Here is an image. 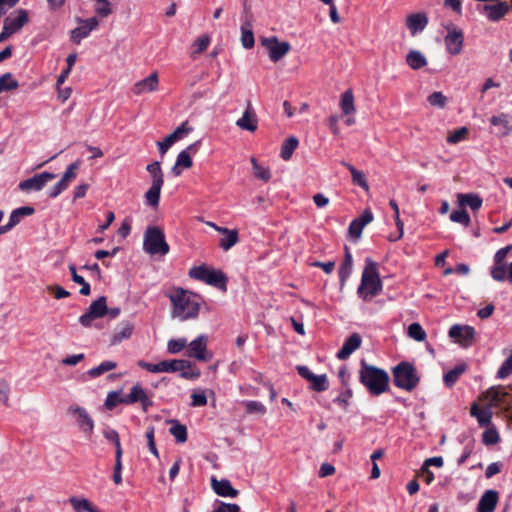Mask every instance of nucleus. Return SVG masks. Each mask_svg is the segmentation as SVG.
<instances>
[{
	"instance_id": "obj_1",
	"label": "nucleus",
	"mask_w": 512,
	"mask_h": 512,
	"mask_svg": "<svg viewBox=\"0 0 512 512\" xmlns=\"http://www.w3.org/2000/svg\"><path fill=\"white\" fill-rule=\"evenodd\" d=\"M171 301V317L180 321H187L197 318L200 310L199 297L180 287L171 289L168 294Z\"/></svg>"
},
{
	"instance_id": "obj_2",
	"label": "nucleus",
	"mask_w": 512,
	"mask_h": 512,
	"mask_svg": "<svg viewBox=\"0 0 512 512\" xmlns=\"http://www.w3.org/2000/svg\"><path fill=\"white\" fill-rule=\"evenodd\" d=\"M381 290L382 282L378 274L377 264L372 259L366 258L357 294L367 301L379 294Z\"/></svg>"
},
{
	"instance_id": "obj_3",
	"label": "nucleus",
	"mask_w": 512,
	"mask_h": 512,
	"mask_svg": "<svg viewBox=\"0 0 512 512\" xmlns=\"http://www.w3.org/2000/svg\"><path fill=\"white\" fill-rule=\"evenodd\" d=\"M360 381L372 395H380L388 388L389 376L384 370L362 362Z\"/></svg>"
},
{
	"instance_id": "obj_4",
	"label": "nucleus",
	"mask_w": 512,
	"mask_h": 512,
	"mask_svg": "<svg viewBox=\"0 0 512 512\" xmlns=\"http://www.w3.org/2000/svg\"><path fill=\"white\" fill-rule=\"evenodd\" d=\"M143 250L150 255H166L169 245L165 240L164 232L157 226H149L143 237Z\"/></svg>"
},
{
	"instance_id": "obj_5",
	"label": "nucleus",
	"mask_w": 512,
	"mask_h": 512,
	"mask_svg": "<svg viewBox=\"0 0 512 512\" xmlns=\"http://www.w3.org/2000/svg\"><path fill=\"white\" fill-rule=\"evenodd\" d=\"M394 384L404 390L411 391L414 389L418 382L415 367L408 362H401L393 369Z\"/></svg>"
},
{
	"instance_id": "obj_6",
	"label": "nucleus",
	"mask_w": 512,
	"mask_h": 512,
	"mask_svg": "<svg viewBox=\"0 0 512 512\" xmlns=\"http://www.w3.org/2000/svg\"><path fill=\"white\" fill-rule=\"evenodd\" d=\"M189 276L221 289L226 287L227 278L223 272L206 265L192 267L189 270Z\"/></svg>"
},
{
	"instance_id": "obj_7",
	"label": "nucleus",
	"mask_w": 512,
	"mask_h": 512,
	"mask_svg": "<svg viewBox=\"0 0 512 512\" xmlns=\"http://www.w3.org/2000/svg\"><path fill=\"white\" fill-rule=\"evenodd\" d=\"M67 415L75 422L78 428L86 435H91L94 430V420L88 411L77 404L67 408Z\"/></svg>"
},
{
	"instance_id": "obj_8",
	"label": "nucleus",
	"mask_w": 512,
	"mask_h": 512,
	"mask_svg": "<svg viewBox=\"0 0 512 512\" xmlns=\"http://www.w3.org/2000/svg\"><path fill=\"white\" fill-rule=\"evenodd\" d=\"M104 437L111 443H115V466L113 473V481L115 484H120L122 482V447L120 443L119 434L116 430L111 428H105L103 430Z\"/></svg>"
},
{
	"instance_id": "obj_9",
	"label": "nucleus",
	"mask_w": 512,
	"mask_h": 512,
	"mask_svg": "<svg viewBox=\"0 0 512 512\" xmlns=\"http://www.w3.org/2000/svg\"><path fill=\"white\" fill-rule=\"evenodd\" d=\"M261 44L267 50L268 56L272 62H278L291 49V46L288 42H281L276 36L262 38Z\"/></svg>"
},
{
	"instance_id": "obj_10",
	"label": "nucleus",
	"mask_w": 512,
	"mask_h": 512,
	"mask_svg": "<svg viewBox=\"0 0 512 512\" xmlns=\"http://www.w3.org/2000/svg\"><path fill=\"white\" fill-rule=\"evenodd\" d=\"M107 311V301L105 297H99L97 300L93 301L87 312L84 313L79 318V322L85 326H91L92 322L95 319L101 318L106 314Z\"/></svg>"
},
{
	"instance_id": "obj_11",
	"label": "nucleus",
	"mask_w": 512,
	"mask_h": 512,
	"mask_svg": "<svg viewBox=\"0 0 512 512\" xmlns=\"http://www.w3.org/2000/svg\"><path fill=\"white\" fill-rule=\"evenodd\" d=\"M200 147V141L190 144L186 149L182 150L177 158L171 171L175 176H179L183 169H188L193 165L192 154H196Z\"/></svg>"
},
{
	"instance_id": "obj_12",
	"label": "nucleus",
	"mask_w": 512,
	"mask_h": 512,
	"mask_svg": "<svg viewBox=\"0 0 512 512\" xmlns=\"http://www.w3.org/2000/svg\"><path fill=\"white\" fill-rule=\"evenodd\" d=\"M449 337L463 347L470 346L475 337V329L469 325L455 324L449 329Z\"/></svg>"
},
{
	"instance_id": "obj_13",
	"label": "nucleus",
	"mask_w": 512,
	"mask_h": 512,
	"mask_svg": "<svg viewBox=\"0 0 512 512\" xmlns=\"http://www.w3.org/2000/svg\"><path fill=\"white\" fill-rule=\"evenodd\" d=\"M208 337L204 334L199 335L196 339L188 344L187 356L195 358L199 361H207L212 355L207 350Z\"/></svg>"
},
{
	"instance_id": "obj_14",
	"label": "nucleus",
	"mask_w": 512,
	"mask_h": 512,
	"mask_svg": "<svg viewBox=\"0 0 512 512\" xmlns=\"http://www.w3.org/2000/svg\"><path fill=\"white\" fill-rule=\"evenodd\" d=\"M56 177L55 174L50 172H42L36 174L33 177L21 181L19 183V189L24 192L40 191L43 187L51 180Z\"/></svg>"
},
{
	"instance_id": "obj_15",
	"label": "nucleus",
	"mask_w": 512,
	"mask_h": 512,
	"mask_svg": "<svg viewBox=\"0 0 512 512\" xmlns=\"http://www.w3.org/2000/svg\"><path fill=\"white\" fill-rule=\"evenodd\" d=\"M444 43L446 50L450 55H459L463 49V31L458 28L449 29L447 35L444 38Z\"/></svg>"
},
{
	"instance_id": "obj_16",
	"label": "nucleus",
	"mask_w": 512,
	"mask_h": 512,
	"mask_svg": "<svg viewBox=\"0 0 512 512\" xmlns=\"http://www.w3.org/2000/svg\"><path fill=\"white\" fill-rule=\"evenodd\" d=\"M241 37L240 41L245 49H251L254 47V33H253V16L250 13H245L241 19L240 26Z\"/></svg>"
},
{
	"instance_id": "obj_17",
	"label": "nucleus",
	"mask_w": 512,
	"mask_h": 512,
	"mask_svg": "<svg viewBox=\"0 0 512 512\" xmlns=\"http://www.w3.org/2000/svg\"><path fill=\"white\" fill-rule=\"evenodd\" d=\"M507 397H509V394L505 388L492 387L483 393L481 399L486 401V405L492 409L493 407L502 406L504 404L509 405L510 402L506 401Z\"/></svg>"
},
{
	"instance_id": "obj_18",
	"label": "nucleus",
	"mask_w": 512,
	"mask_h": 512,
	"mask_svg": "<svg viewBox=\"0 0 512 512\" xmlns=\"http://www.w3.org/2000/svg\"><path fill=\"white\" fill-rule=\"evenodd\" d=\"M159 88V77L157 72L151 73L146 78L136 82L132 87V92L137 95H143L157 91Z\"/></svg>"
},
{
	"instance_id": "obj_19",
	"label": "nucleus",
	"mask_w": 512,
	"mask_h": 512,
	"mask_svg": "<svg viewBox=\"0 0 512 512\" xmlns=\"http://www.w3.org/2000/svg\"><path fill=\"white\" fill-rule=\"evenodd\" d=\"M137 402L141 403L145 411L152 405L151 398L140 384L134 385L130 393L124 397V404H134Z\"/></svg>"
},
{
	"instance_id": "obj_20",
	"label": "nucleus",
	"mask_w": 512,
	"mask_h": 512,
	"mask_svg": "<svg viewBox=\"0 0 512 512\" xmlns=\"http://www.w3.org/2000/svg\"><path fill=\"white\" fill-rule=\"evenodd\" d=\"M490 21H499L509 11V5L506 2L497 1L495 4H485L479 8Z\"/></svg>"
},
{
	"instance_id": "obj_21",
	"label": "nucleus",
	"mask_w": 512,
	"mask_h": 512,
	"mask_svg": "<svg viewBox=\"0 0 512 512\" xmlns=\"http://www.w3.org/2000/svg\"><path fill=\"white\" fill-rule=\"evenodd\" d=\"M98 25L99 22L95 17H91L86 20H81L79 22V26L72 30L71 39L74 42L79 43L82 39L86 38L91 31L96 29Z\"/></svg>"
},
{
	"instance_id": "obj_22",
	"label": "nucleus",
	"mask_w": 512,
	"mask_h": 512,
	"mask_svg": "<svg viewBox=\"0 0 512 512\" xmlns=\"http://www.w3.org/2000/svg\"><path fill=\"white\" fill-rule=\"evenodd\" d=\"M29 20L28 13L24 9H19L4 21V26L12 33L19 31Z\"/></svg>"
},
{
	"instance_id": "obj_23",
	"label": "nucleus",
	"mask_w": 512,
	"mask_h": 512,
	"mask_svg": "<svg viewBox=\"0 0 512 512\" xmlns=\"http://www.w3.org/2000/svg\"><path fill=\"white\" fill-rule=\"evenodd\" d=\"M428 24V18L425 13L410 14L406 18V26L412 36L422 32Z\"/></svg>"
},
{
	"instance_id": "obj_24",
	"label": "nucleus",
	"mask_w": 512,
	"mask_h": 512,
	"mask_svg": "<svg viewBox=\"0 0 512 512\" xmlns=\"http://www.w3.org/2000/svg\"><path fill=\"white\" fill-rule=\"evenodd\" d=\"M257 123V116L253 111L251 104L248 103L242 117L236 121V125L242 130L255 132L257 130Z\"/></svg>"
},
{
	"instance_id": "obj_25",
	"label": "nucleus",
	"mask_w": 512,
	"mask_h": 512,
	"mask_svg": "<svg viewBox=\"0 0 512 512\" xmlns=\"http://www.w3.org/2000/svg\"><path fill=\"white\" fill-rule=\"evenodd\" d=\"M134 331V324L131 321L124 320L119 323L111 337V344L116 345L129 339Z\"/></svg>"
},
{
	"instance_id": "obj_26",
	"label": "nucleus",
	"mask_w": 512,
	"mask_h": 512,
	"mask_svg": "<svg viewBox=\"0 0 512 512\" xmlns=\"http://www.w3.org/2000/svg\"><path fill=\"white\" fill-rule=\"evenodd\" d=\"M498 502V493L495 490H487L480 498L477 512H493Z\"/></svg>"
},
{
	"instance_id": "obj_27",
	"label": "nucleus",
	"mask_w": 512,
	"mask_h": 512,
	"mask_svg": "<svg viewBox=\"0 0 512 512\" xmlns=\"http://www.w3.org/2000/svg\"><path fill=\"white\" fill-rule=\"evenodd\" d=\"M361 345V337L357 333L352 334L343 344L342 348L337 353L340 360L347 359L355 350Z\"/></svg>"
},
{
	"instance_id": "obj_28",
	"label": "nucleus",
	"mask_w": 512,
	"mask_h": 512,
	"mask_svg": "<svg viewBox=\"0 0 512 512\" xmlns=\"http://www.w3.org/2000/svg\"><path fill=\"white\" fill-rule=\"evenodd\" d=\"M490 123L494 127L498 128L499 132L503 136H507L512 132V125L510 117L506 113H499L490 118Z\"/></svg>"
},
{
	"instance_id": "obj_29",
	"label": "nucleus",
	"mask_w": 512,
	"mask_h": 512,
	"mask_svg": "<svg viewBox=\"0 0 512 512\" xmlns=\"http://www.w3.org/2000/svg\"><path fill=\"white\" fill-rule=\"evenodd\" d=\"M212 488L214 492L222 497H236L238 495V491L234 489L231 483L228 480H217L215 478L212 479Z\"/></svg>"
},
{
	"instance_id": "obj_30",
	"label": "nucleus",
	"mask_w": 512,
	"mask_h": 512,
	"mask_svg": "<svg viewBox=\"0 0 512 512\" xmlns=\"http://www.w3.org/2000/svg\"><path fill=\"white\" fill-rule=\"evenodd\" d=\"M339 106L343 116L355 115L356 106L354 102V94L351 89H348L342 93Z\"/></svg>"
},
{
	"instance_id": "obj_31",
	"label": "nucleus",
	"mask_w": 512,
	"mask_h": 512,
	"mask_svg": "<svg viewBox=\"0 0 512 512\" xmlns=\"http://www.w3.org/2000/svg\"><path fill=\"white\" fill-rule=\"evenodd\" d=\"M218 232L224 235V237L221 238V240L219 242V246L224 251H228L239 241L238 231L235 229H233V230H230L228 228L218 229Z\"/></svg>"
},
{
	"instance_id": "obj_32",
	"label": "nucleus",
	"mask_w": 512,
	"mask_h": 512,
	"mask_svg": "<svg viewBox=\"0 0 512 512\" xmlns=\"http://www.w3.org/2000/svg\"><path fill=\"white\" fill-rule=\"evenodd\" d=\"M470 413L475 417L481 426H487L491 422L493 415L492 409L486 405L484 409H480L477 404H473Z\"/></svg>"
},
{
	"instance_id": "obj_33",
	"label": "nucleus",
	"mask_w": 512,
	"mask_h": 512,
	"mask_svg": "<svg viewBox=\"0 0 512 512\" xmlns=\"http://www.w3.org/2000/svg\"><path fill=\"white\" fill-rule=\"evenodd\" d=\"M406 63L413 70H418L427 65V59L422 52L411 50L406 56Z\"/></svg>"
},
{
	"instance_id": "obj_34",
	"label": "nucleus",
	"mask_w": 512,
	"mask_h": 512,
	"mask_svg": "<svg viewBox=\"0 0 512 512\" xmlns=\"http://www.w3.org/2000/svg\"><path fill=\"white\" fill-rule=\"evenodd\" d=\"M343 166H345L349 172L351 173V176H352V182L355 184V185H358L360 186L362 189H364L365 191H369V185H368V181H367V178L365 176V174L356 169L353 165H351L350 163H347V162H342Z\"/></svg>"
},
{
	"instance_id": "obj_35",
	"label": "nucleus",
	"mask_w": 512,
	"mask_h": 512,
	"mask_svg": "<svg viewBox=\"0 0 512 512\" xmlns=\"http://www.w3.org/2000/svg\"><path fill=\"white\" fill-rule=\"evenodd\" d=\"M457 198L461 207L469 206L472 210L476 211L482 206V199L475 194L459 193Z\"/></svg>"
},
{
	"instance_id": "obj_36",
	"label": "nucleus",
	"mask_w": 512,
	"mask_h": 512,
	"mask_svg": "<svg viewBox=\"0 0 512 512\" xmlns=\"http://www.w3.org/2000/svg\"><path fill=\"white\" fill-rule=\"evenodd\" d=\"M69 501L75 512H101L86 498L71 497Z\"/></svg>"
},
{
	"instance_id": "obj_37",
	"label": "nucleus",
	"mask_w": 512,
	"mask_h": 512,
	"mask_svg": "<svg viewBox=\"0 0 512 512\" xmlns=\"http://www.w3.org/2000/svg\"><path fill=\"white\" fill-rule=\"evenodd\" d=\"M163 184H153L148 189V191L145 193V201L146 204L151 207H157L160 200V194Z\"/></svg>"
},
{
	"instance_id": "obj_38",
	"label": "nucleus",
	"mask_w": 512,
	"mask_h": 512,
	"mask_svg": "<svg viewBox=\"0 0 512 512\" xmlns=\"http://www.w3.org/2000/svg\"><path fill=\"white\" fill-rule=\"evenodd\" d=\"M183 365H185V363H183L182 359L163 360L158 363L157 373L177 372Z\"/></svg>"
},
{
	"instance_id": "obj_39",
	"label": "nucleus",
	"mask_w": 512,
	"mask_h": 512,
	"mask_svg": "<svg viewBox=\"0 0 512 512\" xmlns=\"http://www.w3.org/2000/svg\"><path fill=\"white\" fill-rule=\"evenodd\" d=\"M185 365L181 366L177 372H180V376L187 380H196L200 377L201 372L195 367L190 361L183 360Z\"/></svg>"
},
{
	"instance_id": "obj_40",
	"label": "nucleus",
	"mask_w": 512,
	"mask_h": 512,
	"mask_svg": "<svg viewBox=\"0 0 512 512\" xmlns=\"http://www.w3.org/2000/svg\"><path fill=\"white\" fill-rule=\"evenodd\" d=\"M117 367V363L111 360L103 361L98 366L93 367L87 371L91 378L99 377L100 375L109 372Z\"/></svg>"
},
{
	"instance_id": "obj_41",
	"label": "nucleus",
	"mask_w": 512,
	"mask_h": 512,
	"mask_svg": "<svg viewBox=\"0 0 512 512\" xmlns=\"http://www.w3.org/2000/svg\"><path fill=\"white\" fill-rule=\"evenodd\" d=\"M146 170L151 175L153 184H164L163 172L160 162L155 161L151 164H148Z\"/></svg>"
},
{
	"instance_id": "obj_42",
	"label": "nucleus",
	"mask_w": 512,
	"mask_h": 512,
	"mask_svg": "<svg viewBox=\"0 0 512 512\" xmlns=\"http://www.w3.org/2000/svg\"><path fill=\"white\" fill-rule=\"evenodd\" d=\"M169 432L173 435L178 443H184L187 440V429L184 425L177 421H171Z\"/></svg>"
},
{
	"instance_id": "obj_43",
	"label": "nucleus",
	"mask_w": 512,
	"mask_h": 512,
	"mask_svg": "<svg viewBox=\"0 0 512 512\" xmlns=\"http://www.w3.org/2000/svg\"><path fill=\"white\" fill-rule=\"evenodd\" d=\"M390 207L393 209L395 224L398 228L399 235L397 237H390L391 241H396L403 237L404 234V223L400 219L399 207L395 200H390Z\"/></svg>"
},
{
	"instance_id": "obj_44",
	"label": "nucleus",
	"mask_w": 512,
	"mask_h": 512,
	"mask_svg": "<svg viewBox=\"0 0 512 512\" xmlns=\"http://www.w3.org/2000/svg\"><path fill=\"white\" fill-rule=\"evenodd\" d=\"M298 146V139L296 137L288 138L281 147V157L284 160H289Z\"/></svg>"
},
{
	"instance_id": "obj_45",
	"label": "nucleus",
	"mask_w": 512,
	"mask_h": 512,
	"mask_svg": "<svg viewBox=\"0 0 512 512\" xmlns=\"http://www.w3.org/2000/svg\"><path fill=\"white\" fill-rule=\"evenodd\" d=\"M19 87V83L15 80L11 73H5L0 77V92L12 91Z\"/></svg>"
},
{
	"instance_id": "obj_46",
	"label": "nucleus",
	"mask_w": 512,
	"mask_h": 512,
	"mask_svg": "<svg viewBox=\"0 0 512 512\" xmlns=\"http://www.w3.org/2000/svg\"><path fill=\"white\" fill-rule=\"evenodd\" d=\"M427 101L431 106L443 109L447 105L448 98L442 92L436 91L428 96Z\"/></svg>"
},
{
	"instance_id": "obj_47",
	"label": "nucleus",
	"mask_w": 512,
	"mask_h": 512,
	"mask_svg": "<svg viewBox=\"0 0 512 512\" xmlns=\"http://www.w3.org/2000/svg\"><path fill=\"white\" fill-rule=\"evenodd\" d=\"M468 129L466 127H460L447 136V142L449 144H458L467 139Z\"/></svg>"
},
{
	"instance_id": "obj_48",
	"label": "nucleus",
	"mask_w": 512,
	"mask_h": 512,
	"mask_svg": "<svg viewBox=\"0 0 512 512\" xmlns=\"http://www.w3.org/2000/svg\"><path fill=\"white\" fill-rule=\"evenodd\" d=\"M253 174L256 178L267 182L271 178V172L268 168L260 166L257 161L252 158L251 159Z\"/></svg>"
},
{
	"instance_id": "obj_49",
	"label": "nucleus",
	"mask_w": 512,
	"mask_h": 512,
	"mask_svg": "<svg viewBox=\"0 0 512 512\" xmlns=\"http://www.w3.org/2000/svg\"><path fill=\"white\" fill-rule=\"evenodd\" d=\"M408 335L418 342H422L426 339V332L419 323H412L408 327Z\"/></svg>"
},
{
	"instance_id": "obj_50",
	"label": "nucleus",
	"mask_w": 512,
	"mask_h": 512,
	"mask_svg": "<svg viewBox=\"0 0 512 512\" xmlns=\"http://www.w3.org/2000/svg\"><path fill=\"white\" fill-rule=\"evenodd\" d=\"M482 441L486 445H494L500 441V436L495 428L490 427L483 432Z\"/></svg>"
},
{
	"instance_id": "obj_51",
	"label": "nucleus",
	"mask_w": 512,
	"mask_h": 512,
	"mask_svg": "<svg viewBox=\"0 0 512 512\" xmlns=\"http://www.w3.org/2000/svg\"><path fill=\"white\" fill-rule=\"evenodd\" d=\"M209 43H210V38L208 35L200 36L199 38L196 39V41L192 45V48H193L192 54L193 55L201 54L202 52H204L207 49V47L209 46Z\"/></svg>"
},
{
	"instance_id": "obj_52",
	"label": "nucleus",
	"mask_w": 512,
	"mask_h": 512,
	"mask_svg": "<svg viewBox=\"0 0 512 512\" xmlns=\"http://www.w3.org/2000/svg\"><path fill=\"white\" fill-rule=\"evenodd\" d=\"M22 220L21 214L17 209L13 210L9 216L8 223L4 226L0 227V234H4L10 231L13 227H15Z\"/></svg>"
},
{
	"instance_id": "obj_53",
	"label": "nucleus",
	"mask_w": 512,
	"mask_h": 512,
	"mask_svg": "<svg viewBox=\"0 0 512 512\" xmlns=\"http://www.w3.org/2000/svg\"><path fill=\"white\" fill-rule=\"evenodd\" d=\"M187 344V340L185 338L171 339L167 343V349L172 354H177L182 351Z\"/></svg>"
},
{
	"instance_id": "obj_54",
	"label": "nucleus",
	"mask_w": 512,
	"mask_h": 512,
	"mask_svg": "<svg viewBox=\"0 0 512 512\" xmlns=\"http://www.w3.org/2000/svg\"><path fill=\"white\" fill-rule=\"evenodd\" d=\"M312 389L315 391H324L328 388V381L325 374L314 375L310 380Z\"/></svg>"
},
{
	"instance_id": "obj_55",
	"label": "nucleus",
	"mask_w": 512,
	"mask_h": 512,
	"mask_svg": "<svg viewBox=\"0 0 512 512\" xmlns=\"http://www.w3.org/2000/svg\"><path fill=\"white\" fill-rule=\"evenodd\" d=\"M464 372L463 366H458L444 375V382L447 386H452Z\"/></svg>"
},
{
	"instance_id": "obj_56",
	"label": "nucleus",
	"mask_w": 512,
	"mask_h": 512,
	"mask_svg": "<svg viewBox=\"0 0 512 512\" xmlns=\"http://www.w3.org/2000/svg\"><path fill=\"white\" fill-rule=\"evenodd\" d=\"M450 220L465 226H469L470 224V217L464 209L453 211L450 215Z\"/></svg>"
},
{
	"instance_id": "obj_57",
	"label": "nucleus",
	"mask_w": 512,
	"mask_h": 512,
	"mask_svg": "<svg viewBox=\"0 0 512 512\" xmlns=\"http://www.w3.org/2000/svg\"><path fill=\"white\" fill-rule=\"evenodd\" d=\"M95 12L101 17L111 14L110 2L108 0H95Z\"/></svg>"
},
{
	"instance_id": "obj_58",
	"label": "nucleus",
	"mask_w": 512,
	"mask_h": 512,
	"mask_svg": "<svg viewBox=\"0 0 512 512\" xmlns=\"http://www.w3.org/2000/svg\"><path fill=\"white\" fill-rule=\"evenodd\" d=\"M191 406L192 407H202L207 404V397L203 390H195L191 394Z\"/></svg>"
},
{
	"instance_id": "obj_59",
	"label": "nucleus",
	"mask_w": 512,
	"mask_h": 512,
	"mask_svg": "<svg viewBox=\"0 0 512 512\" xmlns=\"http://www.w3.org/2000/svg\"><path fill=\"white\" fill-rule=\"evenodd\" d=\"M79 166L80 162L76 161L67 167L65 173L61 178L67 185H69L70 182L76 178V170L79 168Z\"/></svg>"
},
{
	"instance_id": "obj_60",
	"label": "nucleus",
	"mask_w": 512,
	"mask_h": 512,
	"mask_svg": "<svg viewBox=\"0 0 512 512\" xmlns=\"http://www.w3.org/2000/svg\"><path fill=\"white\" fill-rule=\"evenodd\" d=\"M246 411L249 413H255L263 415L266 412L265 406L258 401H247L245 402Z\"/></svg>"
},
{
	"instance_id": "obj_61",
	"label": "nucleus",
	"mask_w": 512,
	"mask_h": 512,
	"mask_svg": "<svg viewBox=\"0 0 512 512\" xmlns=\"http://www.w3.org/2000/svg\"><path fill=\"white\" fill-rule=\"evenodd\" d=\"M9 393H10L9 383L4 379H0V404L1 405H5V406L8 405Z\"/></svg>"
},
{
	"instance_id": "obj_62",
	"label": "nucleus",
	"mask_w": 512,
	"mask_h": 512,
	"mask_svg": "<svg viewBox=\"0 0 512 512\" xmlns=\"http://www.w3.org/2000/svg\"><path fill=\"white\" fill-rule=\"evenodd\" d=\"M119 403H124V397H121L120 393H118V392H110V393H108L106 401H105V406L108 409L114 408Z\"/></svg>"
},
{
	"instance_id": "obj_63",
	"label": "nucleus",
	"mask_w": 512,
	"mask_h": 512,
	"mask_svg": "<svg viewBox=\"0 0 512 512\" xmlns=\"http://www.w3.org/2000/svg\"><path fill=\"white\" fill-rule=\"evenodd\" d=\"M352 270H353L352 264L342 262V264L339 268V277H340L341 286H344L345 282L350 277Z\"/></svg>"
},
{
	"instance_id": "obj_64",
	"label": "nucleus",
	"mask_w": 512,
	"mask_h": 512,
	"mask_svg": "<svg viewBox=\"0 0 512 512\" xmlns=\"http://www.w3.org/2000/svg\"><path fill=\"white\" fill-rule=\"evenodd\" d=\"M491 276L496 281H503L506 278V268L504 264H496L491 270Z\"/></svg>"
}]
</instances>
